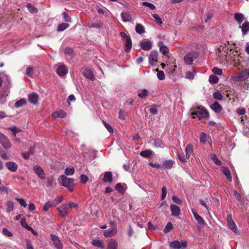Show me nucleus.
<instances>
[{
    "instance_id": "nucleus-12",
    "label": "nucleus",
    "mask_w": 249,
    "mask_h": 249,
    "mask_svg": "<svg viewBox=\"0 0 249 249\" xmlns=\"http://www.w3.org/2000/svg\"><path fill=\"white\" fill-rule=\"evenodd\" d=\"M60 215L62 217H65L70 212L69 208L67 204H63L57 208Z\"/></svg>"
},
{
    "instance_id": "nucleus-11",
    "label": "nucleus",
    "mask_w": 249,
    "mask_h": 249,
    "mask_svg": "<svg viewBox=\"0 0 249 249\" xmlns=\"http://www.w3.org/2000/svg\"><path fill=\"white\" fill-rule=\"evenodd\" d=\"M28 99L30 103L34 105H37L38 104L39 96L36 92H32L28 94Z\"/></svg>"
},
{
    "instance_id": "nucleus-32",
    "label": "nucleus",
    "mask_w": 249,
    "mask_h": 249,
    "mask_svg": "<svg viewBox=\"0 0 249 249\" xmlns=\"http://www.w3.org/2000/svg\"><path fill=\"white\" fill-rule=\"evenodd\" d=\"M118 244L115 240H111L107 245V249H117Z\"/></svg>"
},
{
    "instance_id": "nucleus-47",
    "label": "nucleus",
    "mask_w": 249,
    "mask_h": 249,
    "mask_svg": "<svg viewBox=\"0 0 249 249\" xmlns=\"http://www.w3.org/2000/svg\"><path fill=\"white\" fill-rule=\"evenodd\" d=\"M103 123L104 124V126L107 128V129L108 130V131L110 133H113V129L112 127L108 123L106 122L105 121H103Z\"/></svg>"
},
{
    "instance_id": "nucleus-55",
    "label": "nucleus",
    "mask_w": 249,
    "mask_h": 249,
    "mask_svg": "<svg viewBox=\"0 0 249 249\" xmlns=\"http://www.w3.org/2000/svg\"><path fill=\"white\" fill-rule=\"evenodd\" d=\"M154 145L156 147H161L162 146V143L160 139H156L154 141Z\"/></svg>"
},
{
    "instance_id": "nucleus-2",
    "label": "nucleus",
    "mask_w": 249,
    "mask_h": 249,
    "mask_svg": "<svg viewBox=\"0 0 249 249\" xmlns=\"http://www.w3.org/2000/svg\"><path fill=\"white\" fill-rule=\"evenodd\" d=\"M120 35L123 39L125 41L124 50L126 52L128 53L130 51L132 48V40L130 36L127 35L125 33L120 32Z\"/></svg>"
},
{
    "instance_id": "nucleus-49",
    "label": "nucleus",
    "mask_w": 249,
    "mask_h": 249,
    "mask_svg": "<svg viewBox=\"0 0 249 249\" xmlns=\"http://www.w3.org/2000/svg\"><path fill=\"white\" fill-rule=\"evenodd\" d=\"M212 71L215 74L221 75L222 74V70L217 67H214L212 69Z\"/></svg>"
},
{
    "instance_id": "nucleus-46",
    "label": "nucleus",
    "mask_w": 249,
    "mask_h": 249,
    "mask_svg": "<svg viewBox=\"0 0 249 249\" xmlns=\"http://www.w3.org/2000/svg\"><path fill=\"white\" fill-rule=\"evenodd\" d=\"M153 17L156 20V23L160 25L162 24V21L161 18L159 17L158 14H155L153 15Z\"/></svg>"
},
{
    "instance_id": "nucleus-59",
    "label": "nucleus",
    "mask_w": 249,
    "mask_h": 249,
    "mask_svg": "<svg viewBox=\"0 0 249 249\" xmlns=\"http://www.w3.org/2000/svg\"><path fill=\"white\" fill-rule=\"evenodd\" d=\"M63 200V196H59L56 197L53 203L54 206L59 203Z\"/></svg>"
},
{
    "instance_id": "nucleus-29",
    "label": "nucleus",
    "mask_w": 249,
    "mask_h": 249,
    "mask_svg": "<svg viewBox=\"0 0 249 249\" xmlns=\"http://www.w3.org/2000/svg\"><path fill=\"white\" fill-rule=\"evenodd\" d=\"M148 94V92L147 89H143L141 91H139L138 93V96L142 99L145 98Z\"/></svg>"
},
{
    "instance_id": "nucleus-50",
    "label": "nucleus",
    "mask_w": 249,
    "mask_h": 249,
    "mask_svg": "<svg viewBox=\"0 0 249 249\" xmlns=\"http://www.w3.org/2000/svg\"><path fill=\"white\" fill-rule=\"evenodd\" d=\"M213 97L215 99L221 100H222L223 96L220 92L216 91L213 93Z\"/></svg>"
},
{
    "instance_id": "nucleus-5",
    "label": "nucleus",
    "mask_w": 249,
    "mask_h": 249,
    "mask_svg": "<svg viewBox=\"0 0 249 249\" xmlns=\"http://www.w3.org/2000/svg\"><path fill=\"white\" fill-rule=\"evenodd\" d=\"M50 237L51 243L56 249H63V245L57 236L51 234Z\"/></svg>"
},
{
    "instance_id": "nucleus-31",
    "label": "nucleus",
    "mask_w": 249,
    "mask_h": 249,
    "mask_svg": "<svg viewBox=\"0 0 249 249\" xmlns=\"http://www.w3.org/2000/svg\"><path fill=\"white\" fill-rule=\"evenodd\" d=\"M174 164V161H172L171 160H167L164 161L163 162V166L165 168L170 169H171Z\"/></svg>"
},
{
    "instance_id": "nucleus-3",
    "label": "nucleus",
    "mask_w": 249,
    "mask_h": 249,
    "mask_svg": "<svg viewBox=\"0 0 249 249\" xmlns=\"http://www.w3.org/2000/svg\"><path fill=\"white\" fill-rule=\"evenodd\" d=\"M199 55L197 52L191 51L186 54L184 57V60L187 65H192L194 59H196Z\"/></svg>"
},
{
    "instance_id": "nucleus-53",
    "label": "nucleus",
    "mask_w": 249,
    "mask_h": 249,
    "mask_svg": "<svg viewBox=\"0 0 249 249\" xmlns=\"http://www.w3.org/2000/svg\"><path fill=\"white\" fill-rule=\"evenodd\" d=\"M200 142L202 143H205L206 142L207 136L205 133H201L199 137Z\"/></svg>"
},
{
    "instance_id": "nucleus-60",
    "label": "nucleus",
    "mask_w": 249,
    "mask_h": 249,
    "mask_svg": "<svg viewBox=\"0 0 249 249\" xmlns=\"http://www.w3.org/2000/svg\"><path fill=\"white\" fill-rule=\"evenodd\" d=\"M142 5L144 6L149 7L151 10H154L156 8L154 5L148 2H143Z\"/></svg>"
},
{
    "instance_id": "nucleus-38",
    "label": "nucleus",
    "mask_w": 249,
    "mask_h": 249,
    "mask_svg": "<svg viewBox=\"0 0 249 249\" xmlns=\"http://www.w3.org/2000/svg\"><path fill=\"white\" fill-rule=\"evenodd\" d=\"M218 80L217 76L213 74L210 75L209 78V81L211 84L217 83Z\"/></svg>"
},
{
    "instance_id": "nucleus-15",
    "label": "nucleus",
    "mask_w": 249,
    "mask_h": 249,
    "mask_svg": "<svg viewBox=\"0 0 249 249\" xmlns=\"http://www.w3.org/2000/svg\"><path fill=\"white\" fill-rule=\"evenodd\" d=\"M227 222L230 228L234 232H236L237 231V228L235 223L232 219L231 215L229 214L227 216Z\"/></svg>"
},
{
    "instance_id": "nucleus-7",
    "label": "nucleus",
    "mask_w": 249,
    "mask_h": 249,
    "mask_svg": "<svg viewBox=\"0 0 249 249\" xmlns=\"http://www.w3.org/2000/svg\"><path fill=\"white\" fill-rule=\"evenodd\" d=\"M193 118H198L201 119L202 118L208 117L209 115L207 110H198L197 111L192 113Z\"/></svg>"
},
{
    "instance_id": "nucleus-52",
    "label": "nucleus",
    "mask_w": 249,
    "mask_h": 249,
    "mask_svg": "<svg viewBox=\"0 0 249 249\" xmlns=\"http://www.w3.org/2000/svg\"><path fill=\"white\" fill-rule=\"evenodd\" d=\"M27 8L29 11L31 13H36L37 12V9L30 4H28L27 5Z\"/></svg>"
},
{
    "instance_id": "nucleus-14",
    "label": "nucleus",
    "mask_w": 249,
    "mask_h": 249,
    "mask_svg": "<svg viewBox=\"0 0 249 249\" xmlns=\"http://www.w3.org/2000/svg\"><path fill=\"white\" fill-rule=\"evenodd\" d=\"M0 142L5 148H9L11 147L9 139L3 134H0Z\"/></svg>"
},
{
    "instance_id": "nucleus-30",
    "label": "nucleus",
    "mask_w": 249,
    "mask_h": 249,
    "mask_svg": "<svg viewBox=\"0 0 249 249\" xmlns=\"http://www.w3.org/2000/svg\"><path fill=\"white\" fill-rule=\"evenodd\" d=\"M26 100L25 99H20L18 101H17L15 104V107L16 108H18L22 107L23 105L26 104Z\"/></svg>"
},
{
    "instance_id": "nucleus-10",
    "label": "nucleus",
    "mask_w": 249,
    "mask_h": 249,
    "mask_svg": "<svg viewBox=\"0 0 249 249\" xmlns=\"http://www.w3.org/2000/svg\"><path fill=\"white\" fill-rule=\"evenodd\" d=\"M192 212L194 215V218L197 221L198 227L201 228L206 226V223L203 219L195 211L194 209H192Z\"/></svg>"
},
{
    "instance_id": "nucleus-22",
    "label": "nucleus",
    "mask_w": 249,
    "mask_h": 249,
    "mask_svg": "<svg viewBox=\"0 0 249 249\" xmlns=\"http://www.w3.org/2000/svg\"><path fill=\"white\" fill-rule=\"evenodd\" d=\"M221 171L225 175L227 179L230 181L231 182L232 181V177L231 175V172L230 170L228 167H221Z\"/></svg>"
},
{
    "instance_id": "nucleus-17",
    "label": "nucleus",
    "mask_w": 249,
    "mask_h": 249,
    "mask_svg": "<svg viewBox=\"0 0 249 249\" xmlns=\"http://www.w3.org/2000/svg\"><path fill=\"white\" fill-rule=\"evenodd\" d=\"M7 168L11 172H16L18 168V164L14 162L8 161L5 164Z\"/></svg>"
},
{
    "instance_id": "nucleus-19",
    "label": "nucleus",
    "mask_w": 249,
    "mask_h": 249,
    "mask_svg": "<svg viewBox=\"0 0 249 249\" xmlns=\"http://www.w3.org/2000/svg\"><path fill=\"white\" fill-rule=\"evenodd\" d=\"M239 27L241 29L243 35H246L249 31V22L247 20L245 21Z\"/></svg>"
},
{
    "instance_id": "nucleus-26",
    "label": "nucleus",
    "mask_w": 249,
    "mask_h": 249,
    "mask_svg": "<svg viewBox=\"0 0 249 249\" xmlns=\"http://www.w3.org/2000/svg\"><path fill=\"white\" fill-rule=\"evenodd\" d=\"M91 244L100 249H103L104 248V245L102 241L98 239H93L91 241Z\"/></svg>"
},
{
    "instance_id": "nucleus-40",
    "label": "nucleus",
    "mask_w": 249,
    "mask_h": 249,
    "mask_svg": "<svg viewBox=\"0 0 249 249\" xmlns=\"http://www.w3.org/2000/svg\"><path fill=\"white\" fill-rule=\"evenodd\" d=\"M54 206L53 203L50 201H48L43 206V210L47 212L51 207Z\"/></svg>"
},
{
    "instance_id": "nucleus-56",
    "label": "nucleus",
    "mask_w": 249,
    "mask_h": 249,
    "mask_svg": "<svg viewBox=\"0 0 249 249\" xmlns=\"http://www.w3.org/2000/svg\"><path fill=\"white\" fill-rule=\"evenodd\" d=\"M20 224L21 225L24 227V228H25L26 229L28 230L29 229V228H30V227H29L28 226V225L27 224V223H26V219L24 218H22L21 220H20Z\"/></svg>"
},
{
    "instance_id": "nucleus-16",
    "label": "nucleus",
    "mask_w": 249,
    "mask_h": 249,
    "mask_svg": "<svg viewBox=\"0 0 249 249\" xmlns=\"http://www.w3.org/2000/svg\"><path fill=\"white\" fill-rule=\"evenodd\" d=\"M82 74L84 76L89 80L93 81L95 79L94 74L92 71L90 69L87 68L85 69L84 71L82 72Z\"/></svg>"
},
{
    "instance_id": "nucleus-61",
    "label": "nucleus",
    "mask_w": 249,
    "mask_h": 249,
    "mask_svg": "<svg viewBox=\"0 0 249 249\" xmlns=\"http://www.w3.org/2000/svg\"><path fill=\"white\" fill-rule=\"evenodd\" d=\"M211 109H221V106L217 102H215L210 106Z\"/></svg>"
},
{
    "instance_id": "nucleus-63",
    "label": "nucleus",
    "mask_w": 249,
    "mask_h": 249,
    "mask_svg": "<svg viewBox=\"0 0 249 249\" xmlns=\"http://www.w3.org/2000/svg\"><path fill=\"white\" fill-rule=\"evenodd\" d=\"M63 17L64 20L66 22H71V18L65 12L63 13Z\"/></svg>"
},
{
    "instance_id": "nucleus-64",
    "label": "nucleus",
    "mask_w": 249,
    "mask_h": 249,
    "mask_svg": "<svg viewBox=\"0 0 249 249\" xmlns=\"http://www.w3.org/2000/svg\"><path fill=\"white\" fill-rule=\"evenodd\" d=\"M125 110H120L119 111V118L122 119V120H124L125 119Z\"/></svg>"
},
{
    "instance_id": "nucleus-44",
    "label": "nucleus",
    "mask_w": 249,
    "mask_h": 249,
    "mask_svg": "<svg viewBox=\"0 0 249 249\" xmlns=\"http://www.w3.org/2000/svg\"><path fill=\"white\" fill-rule=\"evenodd\" d=\"M160 51L163 54L166 55L169 53L168 48L166 46H161L160 49Z\"/></svg>"
},
{
    "instance_id": "nucleus-1",
    "label": "nucleus",
    "mask_w": 249,
    "mask_h": 249,
    "mask_svg": "<svg viewBox=\"0 0 249 249\" xmlns=\"http://www.w3.org/2000/svg\"><path fill=\"white\" fill-rule=\"evenodd\" d=\"M59 180L60 183H61L62 186L67 187L70 192H72L73 191V189L71 187V185L74 182L73 178H69L64 175H62L60 176Z\"/></svg>"
},
{
    "instance_id": "nucleus-23",
    "label": "nucleus",
    "mask_w": 249,
    "mask_h": 249,
    "mask_svg": "<svg viewBox=\"0 0 249 249\" xmlns=\"http://www.w3.org/2000/svg\"><path fill=\"white\" fill-rule=\"evenodd\" d=\"M194 147L192 144H188L186 147L185 153H186V159H189L190 156L193 152Z\"/></svg>"
},
{
    "instance_id": "nucleus-51",
    "label": "nucleus",
    "mask_w": 249,
    "mask_h": 249,
    "mask_svg": "<svg viewBox=\"0 0 249 249\" xmlns=\"http://www.w3.org/2000/svg\"><path fill=\"white\" fill-rule=\"evenodd\" d=\"M15 199L16 200H17L20 204V205L21 206H23V207L25 208L27 207V203H26V202L25 201L24 199H23V198H18V197H16L15 198Z\"/></svg>"
},
{
    "instance_id": "nucleus-33",
    "label": "nucleus",
    "mask_w": 249,
    "mask_h": 249,
    "mask_svg": "<svg viewBox=\"0 0 249 249\" xmlns=\"http://www.w3.org/2000/svg\"><path fill=\"white\" fill-rule=\"evenodd\" d=\"M69 27V24L66 23H62L59 24L57 28V30L58 32H61L66 29Z\"/></svg>"
},
{
    "instance_id": "nucleus-36",
    "label": "nucleus",
    "mask_w": 249,
    "mask_h": 249,
    "mask_svg": "<svg viewBox=\"0 0 249 249\" xmlns=\"http://www.w3.org/2000/svg\"><path fill=\"white\" fill-rule=\"evenodd\" d=\"M211 158L213 160V162L217 165H220L221 164V162L217 158L216 155L215 154L212 153L210 155Z\"/></svg>"
},
{
    "instance_id": "nucleus-62",
    "label": "nucleus",
    "mask_w": 249,
    "mask_h": 249,
    "mask_svg": "<svg viewBox=\"0 0 249 249\" xmlns=\"http://www.w3.org/2000/svg\"><path fill=\"white\" fill-rule=\"evenodd\" d=\"M195 75L191 71H188L186 73V78L192 80L194 78Z\"/></svg>"
},
{
    "instance_id": "nucleus-9",
    "label": "nucleus",
    "mask_w": 249,
    "mask_h": 249,
    "mask_svg": "<svg viewBox=\"0 0 249 249\" xmlns=\"http://www.w3.org/2000/svg\"><path fill=\"white\" fill-rule=\"evenodd\" d=\"M68 72L67 67L63 63H59L56 69V73L60 76H63Z\"/></svg>"
},
{
    "instance_id": "nucleus-39",
    "label": "nucleus",
    "mask_w": 249,
    "mask_h": 249,
    "mask_svg": "<svg viewBox=\"0 0 249 249\" xmlns=\"http://www.w3.org/2000/svg\"><path fill=\"white\" fill-rule=\"evenodd\" d=\"M155 71H156L157 72V75L159 80H163L165 79V74L163 71H160L158 69H156Z\"/></svg>"
},
{
    "instance_id": "nucleus-25",
    "label": "nucleus",
    "mask_w": 249,
    "mask_h": 249,
    "mask_svg": "<svg viewBox=\"0 0 249 249\" xmlns=\"http://www.w3.org/2000/svg\"><path fill=\"white\" fill-rule=\"evenodd\" d=\"M234 19L238 22L239 24H241V23L245 19V16L242 13H237L234 14Z\"/></svg>"
},
{
    "instance_id": "nucleus-43",
    "label": "nucleus",
    "mask_w": 249,
    "mask_h": 249,
    "mask_svg": "<svg viewBox=\"0 0 249 249\" xmlns=\"http://www.w3.org/2000/svg\"><path fill=\"white\" fill-rule=\"evenodd\" d=\"M103 26L104 23L102 21H100L98 23H93L90 26L91 27H94L97 29H101L103 28Z\"/></svg>"
},
{
    "instance_id": "nucleus-34",
    "label": "nucleus",
    "mask_w": 249,
    "mask_h": 249,
    "mask_svg": "<svg viewBox=\"0 0 249 249\" xmlns=\"http://www.w3.org/2000/svg\"><path fill=\"white\" fill-rule=\"evenodd\" d=\"M115 189L121 194H124L125 191L124 186L120 183H118L116 184Z\"/></svg>"
},
{
    "instance_id": "nucleus-35",
    "label": "nucleus",
    "mask_w": 249,
    "mask_h": 249,
    "mask_svg": "<svg viewBox=\"0 0 249 249\" xmlns=\"http://www.w3.org/2000/svg\"><path fill=\"white\" fill-rule=\"evenodd\" d=\"M136 32L139 34H142L144 32L143 26L141 24H137L135 27Z\"/></svg>"
},
{
    "instance_id": "nucleus-28",
    "label": "nucleus",
    "mask_w": 249,
    "mask_h": 249,
    "mask_svg": "<svg viewBox=\"0 0 249 249\" xmlns=\"http://www.w3.org/2000/svg\"><path fill=\"white\" fill-rule=\"evenodd\" d=\"M34 153V147L31 146L29 151L26 152V153H22V157L25 159L27 160L29 158L30 155H33Z\"/></svg>"
},
{
    "instance_id": "nucleus-21",
    "label": "nucleus",
    "mask_w": 249,
    "mask_h": 249,
    "mask_svg": "<svg viewBox=\"0 0 249 249\" xmlns=\"http://www.w3.org/2000/svg\"><path fill=\"white\" fill-rule=\"evenodd\" d=\"M170 208L172 215L175 216H177L179 215L180 213V209L178 206L172 204L171 205Z\"/></svg>"
},
{
    "instance_id": "nucleus-18",
    "label": "nucleus",
    "mask_w": 249,
    "mask_h": 249,
    "mask_svg": "<svg viewBox=\"0 0 249 249\" xmlns=\"http://www.w3.org/2000/svg\"><path fill=\"white\" fill-rule=\"evenodd\" d=\"M141 47L143 50H149L152 47V42L148 40H143L141 43Z\"/></svg>"
},
{
    "instance_id": "nucleus-24",
    "label": "nucleus",
    "mask_w": 249,
    "mask_h": 249,
    "mask_svg": "<svg viewBox=\"0 0 249 249\" xmlns=\"http://www.w3.org/2000/svg\"><path fill=\"white\" fill-rule=\"evenodd\" d=\"M103 180L104 182H111L112 181V173L111 172H105Z\"/></svg>"
},
{
    "instance_id": "nucleus-8",
    "label": "nucleus",
    "mask_w": 249,
    "mask_h": 249,
    "mask_svg": "<svg viewBox=\"0 0 249 249\" xmlns=\"http://www.w3.org/2000/svg\"><path fill=\"white\" fill-rule=\"evenodd\" d=\"M158 59V53L156 51H153L151 52L149 56V63L152 66L157 65Z\"/></svg>"
},
{
    "instance_id": "nucleus-57",
    "label": "nucleus",
    "mask_w": 249,
    "mask_h": 249,
    "mask_svg": "<svg viewBox=\"0 0 249 249\" xmlns=\"http://www.w3.org/2000/svg\"><path fill=\"white\" fill-rule=\"evenodd\" d=\"M2 233L5 236H7L8 237H11L13 235V233L10 231L8 230L6 228H3L2 229Z\"/></svg>"
},
{
    "instance_id": "nucleus-54",
    "label": "nucleus",
    "mask_w": 249,
    "mask_h": 249,
    "mask_svg": "<svg viewBox=\"0 0 249 249\" xmlns=\"http://www.w3.org/2000/svg\"><path fill=\"white\" fill-rule=\"evenodd\" d=\"M9 129L12 132L14 136H16V134L17 133L21 131V130L19 128H18L16 126L10 127Z\"/></svg>"
},
{
    "instance_id": "nucleus-58",
    "label": "nucleus",
    "mask_w": 249,
    "mask_h": 249,
    "mask_svg": "<svg viewBox=\"0 0 249 249\" xmlns=\"http://www.w3.org/2000/svg\"><path fill=\"white\" fill-rule=\"evenodd\" d=\"M33 73V69L31 67H28L26 69V74L29 77H32Z\"/></svg>"
},
{
    "instance_id": "nucleus-41",
    "label": "nucleus",
    "mask_w": 249,
    "mask_h": 249,
    "mask_svg": "<svg viewBox=\"0 0 249 249\" xmlns=\"http://www.w3.org/2000/svg\"><path fill=\"white\" fill-rule=\"evenodd\" d=\"M151 154H152V152L150 150H144V151H142L140 153V155L142 156L143 157H145V158L150 157L151 156Z\"/></svg>"
},
{
    "instance_id": "nucleus-6",
    "label": "nucleus",
    "mask_w": 249,
    "mask_h": 249,
    "mask_svg": "<svg viewBox=\"0 0 249 249\" xmlns=\"http://www.w3.org/2000/svg\"><path fill=\"white\" fill-rule=\"evenodd\" d=\"M109 224L112 227V228L110 230H107L104 231V235L105 237H112L115 235L117 232V227L114 223L110 221Z\"/></svg>"
},
{
    "instance_id": "nucleus-48",
    "label": "nucleus",
    "mask_w": 249,
    "mask_h": 249,
    "mask_svg": "<svg viewBox=\"0 0 249 249\" xmlns=\"http://www.w3.org/2000/svg\"><path fill=\"white\" fill-rule=\"evenodd\" d=\"M74 173V169L73 167L67 168L65 170V174L67 175H72Z\"/></svg>"
},
{
    "instance_id": "nucleus-20",
    "label": "nucleus",
    "mask_w": 249,
    "mask_h": 249,
    "mask_svg": "<svg viewBox=\"0 0 249 249\" xmlns=\"http://www.w3.org/2000/svg\"><path fill=\"white\" fill-rule=\"evenodd\" d=\"M121 17L123 22H130L132 20L131 15L126 12H123L121 14Z\"/></svg>"
},
{
    "instance_id": "nucleus-27",
    "label": "nucleus",
    "mask_w": 249,
    "mask_h": 249,
    "mask_svg": "<svg viewBox=\"0 0 249 249\" xmlns=\"http://www.w3.org/2000/svg\"><path fill=\"white\" fill-rule=\"evenodd\" d=\"M66 115V113L63 110H59L58 111H55L52 113L53 118L60 117L64 118Z\"/></svg>"
},
{
    "instance_id": "nucleus-13",
    "label": "nucleus",
    "mask_w": 249,
    "mask_h": 249,
    "mask_svg": "<svg viewBox=\"0 0 249 249\" xmlns=\"http://www.w3.org/2000/svg\"><path fill=\"white\" fill-rule=\"evenodd\" d=\"M34 171L37 175V176L41 179L45 178V174L41 168V167L38 165H35L33 167Z\"/></svg>"
},
{
    "instance_id": "nucleus-4",
    "label": "nucleus",
    "mask_w": 249,
    "mask_h": 249,
    "mask_svg": "<svg viewBox=\"0 0 249 249\" xmlns=\"http://www.w3.org/2000/svg\"><path fill=\"white\" fill-rule=\"evenodd\" d=\"M169 246L171 249H185L187 247V243L185 241L175 240L170 242Z\"/></svg>"
},
{
    "instance_id": "nucleus-42",
    "label": "nucleus",
    "mask_w": 249,
    "mask_h": 249,
    "mask_svg": "<svg viewBox=\"0 0 249 249\" xmlns=\"http://www.w3.org/2000/svg\"><path fill=\"white\" fill-rule=\"evenodd\" d=\"M7 212L10 213L14 209V202L12 201H8L7 203Z\"/></svg>"
},
{
    "instance_id": "nucleus-37",
    "label": "nucleus",
    "mask_w": 249,
    "mask_h": 249,
    "mask_svg": "<svg viewBox=\"0 0 249 249\" xmlns=\"http://www.w3.org/2000/svg\"><path fill=\"white\" fill-rule=\"evenodd\" d=\"M8 94L7 91H3L2 93H0V103L4 104L6 102V99Z\"/></svg>"
},
{
    "instance_id": "nucleus-45",
    "label": "nucleus",
    "mask_w": 249,
    "mask_h": 249,
    "mask_svg": "<svg viewBox=\"0 0 249 249\" xmlns=\"http://www.w3.org/2000/svg\"><path fill=\"white\" fill-rule=\"evenodd\" d=\"M172 229H173L172 224L171 222H168L166 224V225L164 229V232L165 233L169 232L172 230Z\"/></svg>"
}]
</instances>
